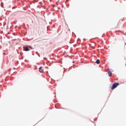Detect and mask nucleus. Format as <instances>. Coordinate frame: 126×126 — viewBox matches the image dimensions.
I'll list each match as a JSON object with an SVG mask.
<instances>
[{
    "label": "nucleus",
    "instance_id": "f257e3e1",
    "mask_svg": "<svg viewBox=\"0 0 126 126\" xmlns=\"http://www.w3.org/2000/svg\"><path fill=\"white\" fill-rule=\"evenodd\" d=\"M119 85V83H116L114 84L113 85L112 87V90L113 89L115 88H116L117 86L118 85Z\"/></svg>",
    "mask_w": 126,
    "mask_h": 126
},
{
    "label": "nucleus",
    "instance_id": "f03ea898",
    "mask_svg": "<svg viewBox=\"0 0 126 126\" xmlns=\"http://www.w3.org/2000/svg\"><path fill=\"white\" fill-rule=\"evenodd\" d=\"M107 71L108 74L109 76L110 77L112 75V73L111 71L109 69H107Z\"/></svg>",
    "mask_w": 126,
    "mask_h": 126
},
{
    "label": "nucleus",
    "instance_id": "7ed1b4c3",
    "mask_svg": "<svg viewBox=\"0 0 126 126\" xmlns=\"http://www.w3.org/2000/svg\"><path fill=\"white\" fill-rule=\"evenodd\" d=\"M24 50L25 51H27L29 50V49L28 47H24Z\"/></svg>",
    "mask_w": 126,
    "mask_h": 126
},
{
    "label": "nucleus",
    "instance_id": "20e7f679",
    "mask_svg": "<svg viewBox=\"0 0 126 126\" xmlns=\"http://www.w3.org/2000/svg\"><path fill=\"white\" fill-rule=\"evenodd\" d=\"M37 31H38V34L40 35L41 33V32L39 29H37Z\"/></svg>",
    "mask_w": 126,
    "mask_h": 126
},
{
    "label": "nucleus",
    "instance_id": "39448f33",
    "mask_svg": "<svg viewBox=\"0 0 126 126\" xmlns=\"http://www.w3.org/2000/svg\"><path fill=\"white\" fill-rule=\"evenodd\" d=\"M42 66H41L39 68V71L40 72L42 73L43 71V70L42 69Z\"/></svg>",
    "mask_w": 126,
    "mask_h": 126
},
{
    "label": "nucleus",
    "instance_id": "423d86ee",
    "mask_svg": "<svg viewBox=\"0 0 126 126\" xmlns=\"http://www.w3.org/2000/svg\"><path fill=\"white\" fill-rule=\"evenodd\" d=\"M96 63L97 64H99L100 63V60L98 59L96 61Z\"/></svg>",
    "mask_w": 126,
    "mask_h": 126
},
{
    "label": "nucleus",
    "instance_id": "0eeeda50",
    "mask_svg": "<svg viewBox=\"0 0 126 126\" xmlns=\"http://www.w3.org/2000/svg\"><path fill=\"white\" fill-rule=\"evenodd\" d=\"M68 0H66V1H68Z\"/></svg>",
    "mask_w": 126,
    "mask_h": 126
}]
</instances>
